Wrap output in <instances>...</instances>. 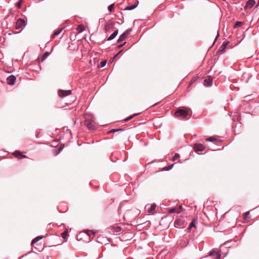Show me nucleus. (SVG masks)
Wrapping results in <instances>:
<instances>
[{"label": "nucleus", "mask_w": 259, "mask_h": 259, "mask_svg": "<svg viewBox=\"0 0 259 259\" xmlns=\"http://www.w3.org/2000/svg\"><path fill=\"white\" fill-rule=\"evenodd\" d=\"M188 115V112L184 108H179L175 113V116L181 119H185Z\"/></svg>", "instance_id": "nucleus-1"}, {"label": "nucleus", "mask_w": 259, "mask_h": 259, "mask_svg": "<svg viewBox=\"0 0 259 259\" xmlns=\"http://www.w3.org/2000/svg\"><path fill=\"white\" fill-rule=\"evenodd\" d=\"M26 23L23 19H18L15 24V29L18 30V32L14 33L15 34L20 32L23 28L25 26Z\"/></svg>", "instance_id": "nucleus-2"}, {"label": "nucleus", "mask_w": 259, "mask_h": 259, "mask_svg": "<svg viewBox=\"0 0 259 259\" xmlns=\"http://www.w3.org/2000/svg\"><path fill=\"white\" fill-rule=\"evenodd\" d=\"M82 234H85L90 238H93L95 236V232L93 230H87L79 233L77 236L78 237L79 236H81Z\"/></svg>", "instance_id": "nucleus-3"}, {"label": "nucleus", "mask_w": 259, "mask_h": 259, "mask_svg": "<svg viewBox=\"0 0 259 259\" xmlns=\"http://www.w3.org/2000/svg\"><path fill=\"white\" fill-rule=\"evenodd\" d=\"M58 95L61 98H64L68 95L71 94V90H59L58 92Z\"/></svg>", "instance_id": "nucleus-4"}, {"label": "nucleus", "mask_w": 259, "mask_h": 259, "mask_svg": "<svg viewBox=\"0 0 259 259\" xmlns=\"http://www.w3.org/2000/svg\"><path fill=\"white\" fill-rule=\"evenodd\" d=\"M195 152L202 151L205 149V146L200 143H196L193 145Z\"/></svg>", "instance_id": "nucleus-5"}, {"label": "nucleus", "mask_w": 259, "mask_h": 259, "mask_svg": "<svg viewBox=\"0 0 259 259\" xmlns=\"http://www.w3.org/2000/svg\"><path fill=\"white\" fill-rule=\"evenodd\" d=\"M16 80V78L13 75L8 76L7 79V83L10 85H13L15 83Z\"/></svg>", "instance_id": "nucleus-6"}, {"label": "nucleus", "mask_w": 259, "mask_h": 259, "mask_svg": "<svg viewBox=\"0 0 259 259\" xmlns=\"http://www.w3.org/2000/svg\"><path fill=\"white\" fill-rule=\"evenodd\" d=\"M156 206V205L155 204H153L151 205L149 204H147L145 206V208L147 209V212L148 213H152L155 210Z\"/></svg>", "instance_id": "nucleus-7"}, {"label": "nucleus", "mask_w": 259, "mask_h": 259, "mask_svg": "<svg viewBox=\"0 0 259 259\" xmlns=\"http://www.w3.org/2000/svg\"><path fill=\"white\" fill-rule=\"evenodd\" d=\"M84 125L89 130H95V127L94 125L92 123L91 121L89 119H86L84 121Z\"/></svg>", "instance_id": "nucleus-8"}, {"label": "nucleus", "mask_w": 259, "mask_h": 259, "mask_svg": "<svg viewBox=\"0 0 259 259\" xmlns=\"http://www.w3.org/2000/svg\"><path fill=\"white\" fill-rule=\"evenodd\" d=\"M212 82V78L210 76H209L207 78L204 80L203 84L205 86L209 87L211 85Z\"/></svg>", "instance_id": "nucleus-9"}, {"label": "nucleus", "mask_w": 259, "mask_h": 259, "mask_svg": "<svg viewBox=\"0 0 259 259\" xmlns=\"http://www.w3.org/2000/svg\"><path fill=\"white\" fill-rule=\"evenodd\" d=\"M13 155L16 157H17V158H25L27 157L26 156L24 155H23L22 154V153L20 151H18V150H16L13 153Z\"/></svg>", "instance_id": "nucleus-10"}, {"label": "nucleus", "mask_w": 259, "mask_h": 259, "mask_svg": "<svg viewBox=\"0 0 259 259\" xmlns=\"http://www.w3.org/2000/svg\"><path fill=\"white\" fill-rule=\"evenodd\" d=\"M229 43V41L224 42L223 44L221 45V46L220 47L219 50L218 51V53L224 52Z\"/></svg>", "instance_id": "nucleus-11"}, {"label": "nucleus", "mask_w": 259, "mask_h": 259, "mask_svg": "<svg viewBox=\"0 0 259 259\" xmlns=\"http://www.w3.org/2000/svg\"><path fill=\"white\" fill-rule=\"evenodd\" d=\"M209 255L212 256H216L215 259H220L221 258V254L218 252L214 250L210 251L209 253Z\"/></svg>", "instance_id": "nucleus-12"}, {"label": "nucleus", "mask_w": 259, "mask_h": 259, "mask_svg": "<svg viewBox=\"0 0 259 259\" xmlns=\"http://www.w3.org/2000/svg\"><path fill=\"white\" fill-rule=\"evenodd\" d=\"M118 30H115L107 38V40L110 41L113 39L118 34Z\"/></svg>", "instance_id": "nucleus-13"}, {"label": "nucleus", "mask_w": 259, "mask_h": 259, "mask_svg": "<svg viewBox=\"0 0 259 259\" xmlns=\"http://www.w3.org/2000/svg\"><path fill=\"white\" fill-rule=\"evenodd\" d=\"M183 224V221L180 219L177 220L175 222V226L177 228H181L182 227Z\"/></svg>", "instance_id": "nucleus-14"}, {"label": "nucleus", "mask_w": 259, "mask_h": 259, "mask_svg": "<svg viewBox=\"0 0 259 259\" xmlns=\"http://www.w3.org/2000/svg\"><path fill=\"white\" fill-rule=\"evenodd\" d=\"M255 3L254 0H249L247 2L245 7L251 8L255 4Z\"/></svg>", "instance_id": "nucleus-15"}, {"label": "nucleus", "mask_w": 259, "mask_h": 259, "mask_svg": "<svg viewBox=\"0 0 259 259\" xmlns=\"http://www.w3.org/2000/svg\"><path fill=\"white\" fill-rule=\"evenodd\" d=\"M63 28L58 29L56 31H54V33L51 35V37L52 38H54L57 35H58L63 30Z\"/></svg>", "instance_id": "nucleus-16"}, {"label": "nucleus", "mask_w": 259, "mask_h": 259, "mask_svg": "<svg viewBox=\"0 0 259 259\" xmlns=\"http://www.w3.org/2000/svg\"><path fill=\"white\" fill-rule=\"evenodd\" d=\"M126 36H127L125 35V33H123L119 36L117 42L118 43H119V42L124 40L126 39Z\"/></svg>", "instance_id": "nucleus-17"}, {"label": "nucleus", "mask_w": 259, "mask_h": 259, "mask_svg": "<svg viewBox=\"0 0 259 259\" xmlns=\"http://www.w3.org/2000/svg\"><path fill=\"white\" fill-rule=\"evenodd\" d=\"M114 26V23L113 22H111L108 24H107L105 26V30L106 31H108L109 29L113 28Z\"/></svg>", "instance_id": "nucleus-18"}, {"label": "nucleus", "mask_w": 259, "mask_h": 259, "mask_svg": "<svg viewBox=\"0 0 259 259\" xmlns=\"http://www.w3.org/2000/svg\"><path fill=\"white\" fill-rule=\"evenodd\" d=\"M138 3H139V2L137 1V3L136 4L126 7L125 8L124 10H133L137 7Z\"/></svg>", "instance_id": "nucleus-19"}, {"label": "nucleus", "mask_w": 259, "mask_h": 259, "mask_svg": "<svg viewBox=\"0 0 259 259\" xmlns=\"http://www.w3.org/2000/svg\"><path fill=\"white\" fill-rule=\"evenodd\" d=\"M42 238H43L42 236H37L36 237H35V238H34L32 240V241L31 242V244H35V243H36L37 242H38V241H39L40 240L42 239Z\"/></svg>", "instance_id": "nucleus-20"}, {"label": "nucleus", "mask_w": 259, "mask_h": 259, "mask_svg": "<svg viewBox=\"0 0 259 259\" xmlns=\"http://www.w3.org/2000/svg\"><path fill=\"white\" fill-rule=\"evenodd\" d=\"M121 227H114L112 228L113 232L118 233L121 231Z\"/></svg>", "instance_id": "nucleus-21"}, {"label": "nucleus", "mask_w": 259, "mask_h": 259, "mask_svg": "<svg viewBox=\"0 0 259 259\" xmlns=\"http://www.w3.org/2000/svg\"><path fill=\"white\" fill-rule=\"evenodd\" d=\"M139 113H137V114H135L133 115H131V116H130L128 117H127V118H125L124 119V122H127L128 121H129L130 120H131V119H132L134 116H136L137 115H138Z\"/></svg>", "instance_id": "nucleus-22"}, {"label": "nucleus", "mask_w": 259, "mask_h": 259, "mask_svg": "<svg viewBox=\"0 0 259 259\" xmlns=\"http://www.w3.org/2000/svg\"><path fill=\"white\" fill-rule=\"evenodd\" d=\"M50 54L49 52H46L45 53V54L42 55V57H41V61H44L49 56Z\"/></svg>", "instance_id": "nucleus-23"}, {"label": "nucleus", "mask_w": 259, "mask_h": 259, "mask_svg": "<svg viewBox=\"0 0 259 259\" xmlns=\"http://www.w3.org/2000/svg\"><path fill=\"white\" fill-rule=\"evenodd\" d=\"M217 139L214 137H210L209 138H207L205 139V141L207 142H213L214 141H217Z\"/></svg>", "instance_id": "nucleus-24"}, {"label": "nucleus", "mask_w": 259, "mask_h": 259, "mask_svg": "<svg viewBox=\"0 0 259 259\" xmlns=\"http://www.w3.org/2000/svg\"><path fill=\"white\" fill-rule=\"evenodd\" d=\"M68 230H66L61 234V236L62 238L65 239L66 238V237L68 236Z\"/></svg>", "instance_id": "nucleus-25"}, {"label": "nucleus", "mask_w": 259, "mask_h": 259, "mask_svg": "<svg viewBox=\"0 0 259 259\" xmlns=\"http://www.w3.org/2000/svg\"><path fill=\"white\" fill-rule=\"evenodd\" d=\"M195 226V221H193L189 225L188 229L190 230L192 227H194Z\"/></svg>", "instance_id": "nucleus-26"}, {"label": "nucleus", "mask_w": 259, "mask_h": 259, "mask_svg": "<svg viewBox=\"0 0 259 259\" xmlns=\"http://www.w3.org/2000/svg\"><path fill=\"white\" fill-rule=\"evenodd\" d=\"M77 29L79 32H82L84 30L85 28L82 25H79L78 26Z\"/></svg>", "instance_id": "nucleus-27"}, {"label": "nucleus", "mask_w": 259, "mask_h": 259, "mask_svg": "<svg viewBox=\"0 0 259 259\" xmlns=\"http://www.w3.org/2000/svg\"><path fill=\"white\" fill-rule=\"evenodd\" d=\"M168 213H172L176 212V209L174 207L169 208L167 209Z\"/></svg>", "instance_id": "nucleus-28"}, {"label": "nucleus", "mask_w": 259, "mask_h": 259, "mask_svg": "<svg viewBox=\"0 0 259 259\" xmlns=\"http://www.w3.org/2000/svg\"><path fill=\"white\" fill-rule=\"evenodd\" d=\"M174 165V164H172L169 166L164 167L163 168V169L165 170H169L173 167Z\"/></svg>", "instance_id": "nucleus-29"}, {"label": "nucleus", "mask_w": 259, "mask_h": 259, "mask_svg": "<svg viewBox=\"0 0 259 259\" xmlns=\"http://www.w3.org/2000/svg\"><path fill=\"white\" fill-rule=\"evenodd\" d=\"M106 63L107 61L106 60L101 61L100 64V67L101 68L104 67L106 65Z\"/></svg>", "instance_id": "nucleus-30"}, {"label": "nucleus", "mask_w": 259, "mask_h": 259, "mask_svg": "<svg viewBox=\"0 0 259 259\" xmlns=\"http://www.w3.org/2000/svg\"><path fill=\"white\" fill-rule=\"evenodd\" d=\"M180 157V155L178 153H176L174 157H172L171 160L172 161H175L176 159L179 158Z\"/></svg>", "instance_id": "nucleus-31"}, {"label": "nucleus", "mask_w": 259, "mask_h": 259, "mask_svg": "<svg viewBox=\"0 0 259 259\" xmlns=\"http://www.w3.org/2000/svg\"><path fill=\"white\" fill-rule=\"evenodd\" d=\"M242 22H240V21H237L236 22V23L235 24L234 26V28H237V27H240L241 25H242Z\"/></svg>", "instance_id": "nucleus-32"}, {"label": "nucleus", "mask_w": 259, "mask_h": 259, "mask_svg": "<svg viewBox=\"0 0 259 259\" xmlns=\"http://www.w3.org/2000/svg\"><path fill=\"white\" fill-rule=\"evenodd\" d=\"M64 145H61L58 148V150L57 152L56 153V154H58L64 148Z\"/></svg>", "instance_id": "nucleus-33"}, {"label": "nucleus", "mask_w": 259, "mask_h": 259, "mask_svg": "<svg viewBox=\"0 0 259 259\" xmlns=\"http://www.w3.org/2000/svg\"><path fill=\"white\" fill-rule=\"evenodd\" d=\"M114 8V4H111L108 6V9L109 11L112 12V10H113Z\"/></svg>", "instance_id": "nucleus-34"}, {"label": "nucleus", "mask_w": 259, "mask_h": 259, "mask_svg": "<svg viewBox=\"0 0 259 259\" xmlns=\"http://www.w3.org/2000/svg\"><path fill=\"white\" fill-rule=\"evenodd\" d=\"M123 131V130L122 128H119V129L113 128V129L109 131V133H115V132H116L117 131Z\"/></svg>", "instance_id": "nucleus-35"}, {"label": "nucleus", "mask_w": 259, "mask_h": 259, "mask_svg": "<svg viewBox=\"0 0 259 259\" xmlns=\"http://www.w3.org/2000/svg\"><path fill=\"white\" fill-rule=\"evenodd\" d=\"M21 3H22V1H21V0L19 1L17 3V4H16V6H17L18 8H21Z\"/></svg>", "instance_id": "nucleus-36"}, {"label": "nucleus", "mask_w": 259, "mask_h": 259, "mask_svg": "<svg viewBox=\"0 0 259 259\" xmlns=\"http://www.w3.org/2000/svg\"><path fill=\"white\" fill-rule=\"evenodd\" d=\"M132 31V29H127L124 32H123L124 33H125V35L127 36V35H128L130 33V32Z\"/></svg>", "instance_id": "nucleus-37"}, {"label": "nucleus", "mask_w": 259, "mask_h": 259, "mask_svg": "<svg viewBox=\"0 0 259 259\" xmlns=\"http://www.w3.org/2000/svg\"><path fill=\"white\" fill-rule=\"evenodd\" d=\"M249 214V211H246V212H245L244 213V214H243V215H244V218L246 219L247 218V216L248 215V214Z\"/></svg>", "instance_id": "nucleus-38"}, {"label": "nucleus", "mask_w": 259, "mask_h": 259, "mask_svg": "<svg viewBox=\"0 0 259 259\" xmlns=\"http://www.w3.org/2000/svg\"><path fill=\"white\" fill-rule=\"evenodd\" d=\"M123 50L120 51L117 54H116L113 57V59H114L116 57H117L119 54L122 52Z\"/></svg>", "instance_id": "nucleus-39"}, {"label": "nucleus", "mask_w": 259, "mask_h": 259, "mask_svg": "<svg viewBox=\"0 0 259 259\" xmlns=\"http://www.w3.org/2000/svg\"><path fill=\"white\" fill-rule=\"evenodd\" d=\"M125 44V42L123 44H121V45H120L118 46V48H121L123 46H124Z\"/></svg>", "instance_id": "nucleus-40"}, {"label": "nucleus", "mask_w": 259, "mask_h": 259, "mask_svg": "<svg viewBox=\"0 0 259 259\" xmlns=\"http://www.w3.org/2000/svg\"><path fill=\"white\" fill-rule=\"evenodd\" d=\"M219 32H218V34L215 37V39L217 38V37L219 36Z\"/></svg>", "instance_id": "nucleus-41"}, {"label": "nucleus", "mask_w": 259, "mask_h": 259, "mask_svg": "<svg viewBox=\"0 0 259 259\" xmlns=\"http://www.w3.org/2000/svg\"><path fill=\"white\" fill-rule=\"evenodd\" d=\"M188 244V242L187 243H186L185 245H182V246H185L187 245V244Z\"/></svg>", "instance_id": "nucleus-42"}, {"label": "nucleus", "mask_w": 259, "mask_h": 259, "mask_svg": "<svg viewBox=\"0 0 259 259\" xmlns=\"http://www.w3.org/2000/svg\"><path fill=\"white\" fill-rule=\"evenodd\" d=\"M182 206H180V209H182Z\"/></svg>", "instance_id": "nucleus-43"}, {"label": "nucleus", "mask_w": 259, "mask_h": 259, "mask_svg": "<svg viewBox=\"0 0 259 259\" xmlns=\"http://www.w3.org/2000/svg\"><path fill=\"white\" fill-rule=\"evenodd\" d=\"M258 4H259V0H258Z\"/></svg>", "instance_id": "nucleus-44"}]
</instances>
